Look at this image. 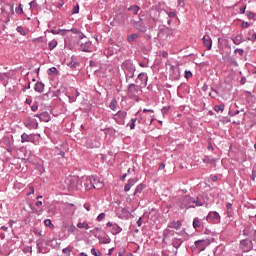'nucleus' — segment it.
<instances>
[{"instance_id":"f257e3e1","label":"nucleus","mask_w":256,"mask_h":256,"mask_svg":"<svg viewBox=\"0 0 256 256\" xmlns=\"http://www.w3.org/2000/svg\"><path fill=\"white\" fill-rule=\"evenodd\" d=\"M121 69L125 75L126 83H129L131 79H135V72L137 71V68L133 63V60L127 59L124 62H122Z\"/></svg>"},{"instance_id":"f03ea898","label":"nucleus","mask_w":256,"mask_h":256,"mask_svg":"<svg viewBox=\"0 0 256 256\" xmlns=\"http://www.w3.org/2000/svg\"><path fill=\"white\" fill-rule=\"evenodd\" d=\"M87 190H91V189H103L105 187V184L103 183V181H101V178L97 177V176H88L87 177Z\"/></svg>"},{"instance_id":"7ed1b4c3","label":"nucleus","mask_w":256,"mask_h":256,"mask_svg":"<svg viewBox=\"0 0 256 256\" xmlns=\"http://www.w3.org/2000/svg\"><path fill=\"white\" fill-rule=\"evenodd\" d=\"M178 205L180 209H186V211L189 209H195V205H193V197L189 195H185L179 198Z\"/></svg>"},{"instance_id":"20e7f679","label":"nucleus","mask_w":256,"mask_h":256,"mask_svg":"<svg viewBox=\"0 0 256 256\" xmlns=\"http://www.w3.org/2000/svg\"><path fill=\"white\" fill-rule=\"evenodd\" d=\"M49 242L47 240L40 238L36 241V248H37V253H49Z\"/></svg>"},{"instance_id":"39448f33","label":"nucleus","mask_w":256,"mask_h":256,"mask_svg":"<svg viewBox=\"0 0 256 256\" xmlns=\"http://www.w3.org/2000/svg\"><path fill=\"white\" fill-rule=\"evenodd\" d=\"M147 81H149V76L145 72H141L135 79V84L138 85L141 89L147 87Z\"/></svg>"},{"instance_id":"423d86ee","label":"nucleus","mask_w":256,"mask_h":256,"mask_svg":"<svg viewBox=\"0 0 256 256\" xmlns=\"http://www.w3.org/2000/svg\"><path fill=\"white\" fill-rule=\"evenodd\" d=\"M141 89V86H139L136 83H130L127 87V94L130 96L131 99L137 97L139 95V90Z\"/></svg>"},{"instance_id":"0eeeda50","label":"nucleus","mask_w":256,"mask_h":256,"mask_svg":"<svg viewBox=\"0 0 256 256\" xmlns=\"http://www.w3.org/2000/svg\"><path fill=\"white\" fill-rule=\"evenodd\" d=\"M194 245L196 247V249L201 252V251H205V249H207V247H209V245H211V240L206 238V239H201V240H196L194 242Z\"/></svg>"},{"instance_id":"6e6552de","label":"nucleus","mask_w":256,"mask_h":256,"mask_svg":"<svg viewBox=\"0 0 256 256\" xmlns=\"http://www.w3.org/2000/svg\"><path fill=\"white\" fill-rule=\"evenodd\" d=\"M131 24L137 31H140L141 33H147V26L145 25V22L143 21V18L139 17V20H131Z\"/></svg>"},{"instance_id":"1a4fd4ad","label":"nucleus","mask_w":256,"mask_h":256,"mask_svg":"<svg viewBox=\"0 0 256 256\" xmlns=\"http://www.w3.org/2000/svg\"><path fill=\"white\" fill-rule=\"evenodd\" d=\"M113 119L118 125H124L125 119H127V111L119 110L113 115Z\"/></svg>"},{"instance_id":"9d476101","label":"nucleus","mask_w":256,"mask_h":256,"mask_svg":"<svg viewBox=\"0 0 256 256\" xmlns=\"http://www.w3.org/2000/svg\"><path fill=\"white\" fill-rule=\"evenodd\" d=\"M240 249L243 253H249L253 249V240L243 239L240 241Z\"/></svg>"},{"instance_id":"9b49d317","label":"nucleus","mask_w":256,"mask_h":256,"mask_svg":"<svg viewBox=\"0 0 256 256\" xmlns=\"http://www.w3.org/2000/svg\"><path fill=\"white\" fill-rule=\"evenodd\" d=\"M206 219L210 221V223H221V215H219L217 211L209 212Z\"/></svg>"},{"instance_id":"f8f14e48","label":"nucleus","mask_w":256,"mask_h":256,"mask_svg":"<svg viewBox=\"0 0 256 256\" xmlns=\"http://www.w3.org/2000/svg\"><path fill=\"white\" fill-rule=\"evenodd\" d=\"M78 45L80 46V51H83V53H91L92 44L91 40L86 41H78Z\"/></svg>"},{"instance_id":"ddd939ff","label":"nucleus","mask_w":256,"mask_h":256,"mask_svg":"<svg viewBox=\"0 0 256 256\" xmlns=\"http://www.w3.org/2000/svg\"><path fill=\"white\" fill-rule=\"evenodd\" d=\"M106 227H108L110 229L109 231L113 235H119V233H121V231H123V228H121V226H119V224L113 223V222H108L106 224Z\"/></svg>"},{"instance_id":"4468645a","label":"nucleus","mask_w":256,"mask_h":256,"mask_svg":"<svg viewBox=\"0 0 256 256\" xmlns=\"http://www.w3.org/2000/svg\"><path fill=\"white\" fill-rule=\"evenodd\" d=\"M162 237H163L162 242L165 243L167 239H171V237H175V231L169 229V227L167 226V228L163 230Z\"/></svg>"},{"instance_id":"2eb2a0df","label":"nucleus","mask_w":256,"mask_h":256,"mask_svg":"<svg viewBox=\"0 0 256 256\" xmlns=\"http://www.w3.org/2000/svg\"><path fill=\"white\" fill-rule=\"evenodd\" d=\"M24 125L27 129H39V123L37 120H32L31 118L26 119L24 121Z\"/></svg>"},{"instance_id":"dca6fc26","label":"nucleus","mask_w":256,"mask_h":256,"mask_svg":"<svg viewBox=\"0 0 256 256\" xmlns=\"http://www.w3.org/2000/svg\"><path fill=\"white\" fill-rule=\"evenodd\" d=\"M202 41H203L204 47H206L208 51H211V49L213 48V40L211 39V36L204 35L202 38Z\"/></svg>"},{"instance_id":"f3484780","label":"nucleus","mask_w":256,"mask_h":256,"mask_svg":"<svg viewBox=\"0 0 256 256\" xmlns=\"http://www.w3.org/2000/svg\"><path fill=\"white\" fill-rule=\"evenodd\" d=\"M139 181L137 178H130L127 183L124 185L125 193H129L131 191V187H134L135 184Z\"/></svg>"},{"instance_id":"a211bd4d","label":"nucleus","mask_w":256,"mask_h":256,"mask_svg":"<svg viewBox=\"0 0 256 256\" xmlns=\"http://www.w3.org/2000/svg\"><path fill=\"white\" fill-rule=\"evenodd\" d=\"M68 33H73L74 35H77L78 39L80 41H83V39H86V36L84 35L83 32H81L79 29L77 28H71L68 29Z\"/></svg>"},{"instance_id":"6ab92c4d","label":"nucleus","mask_w":256,"mask_h":256,"mask_svg":"<svg viewBox=\"0 0 256 256\" xmlns=\"http://www.w3.org/2000/svg\"><path fill=\"white\" fill-rule=\"evenodd\" d=\"M147 187V185H145V183H140L136 186L135 191L133 193V197L137 196V195H141V193H143V190Z\"/></svg>"},{"instance_id":"aec40b11","label":"nucleus","mask_w":256,"mask_h":256,"mask_svg":"<svg viewBox=\"0 0 256 256\" xmlns=\"http://www.w3.org/2000/svg\"><path fill=\"white\" fill-rule=\"evenodd\" d=\"M21 143H33V134L23 133L21 135Z\"/></svg>"},{"instance_id":"412c9836","label":"nucleus","mask_w":256,"mask_h":256,"mask_svg":"<svg viewBox=\"0 0 256 256\" xmlns=\"http://www.w3.org/2000/svg\"><path fill=\"white\" fill-rule=\"evenodd\" d=\"M183 224L181 223L180 220L178 221H172L168 224V229H176V231H179V229H181V226Z\"/></svg>"},{"instance_id":"4be33fe9","label":"nucleus","mask_w":256,"mask_h":256,"mask_svg":"<svg viewBox=\"0 0 256 256\" xmlns=\"http://www.w3.org/2000/svg\"><path fill=\"white\" fill-rule=\"evenodd\" d=\"M40 121H43L44 123H49L51 121V114H49V112L47 111L40 113Z\"/></svg>"},{"instance_id":"5701e85b","label":"nucleus","mask_w":256,"mask_h":256,"mask_svg":"<svg viewBox=\"0 0 256 256\" xmlns=\"http://www.w3.org/2000/svg\"><path fill=\"white\" fill-rule=\"evenodd\" d=\"M36 93H43L45 91V84L43 82H37L34 86Z\"/></svg>"},{"instance_id":"b1692460","label":"nucleus","mask_w":256,"mask_h":256,"mask_svg":"<svg viewBox=\"0 0 256 256\" xmlns=\"http://www.w3.org/2000/svg\"><path fill=\"white\" fill-rule=\"evenodd\" d=\"M181 245H183V239H181V238H173L172 239V247H174V249H179V247H181Z\"/></svg>"},{"instance_id":"393cba45","label":"nucleus","mask_w":256,"mask_h":256,"mask_svg":"<svg viewBox=\"0 0 256 256\" xmlns=\"http://www.w3.org/2000/svg\"><path fill=\"white\" fill-rule=\"evenodd\" d=\"M46 241L50 247H53V249H57L61 245V243L57 241V238L46 240Z\"/></svg>"},{"instance_id":"a878e982","label":"nucleus","mask_w":256,"mask_h":256,"mask_svg":"<svg viewBox=\"0 0 256 256\" xmlns=\"http://www.w3.org/2000/svg\"><path fill=\"white\" fill-rule=\"evenodd\" d=\"M203 163H209L210 165H213V163H215L217 161V159L211 157V156H208V155H205L204 158L202 159Z\"/></svg>"},{"instance_id":"bb28decb","label":"nucleus","mask_w":256,"mask_h":256,"mask_svg":"<svg viewBox=\"0 0 256 256\" xmlns=\"http://www.w3.org/2000/svg\"><path fill=\"white\" fill-rule=\"evenodd\" d=\"M165 13L170 19H175V17H177V12L171 8L165 10Z\"/></svg>"},{"instance_id":"cd10ccee","label":"nucleus","mask_w":256,"mask_h":256,"mask_svg":"<svg viewBox=\"0 0 256 256\" xmlns=\"http://www.w3.org/2000/svg\"><path fill=\"white\" fill-rule=\"evenodd\" d=\"M253 228L251 227H246L243 231L242 234L244 235V237H251L253 235Z\"/></svg>"},{"instance_id":"c85d7f7f","label":"nucleus","mask_w":256,"mask_h":256,"mask_svg":"<svg viewBox=\"0 0 256 256\" xmlns=\"http://www.w3.org/2000/svg\"><path fill=\"white\" fill-rule=\"evenodd\" d=\"M128 11H132L133 15H137L141 11V7L139 5H132L128 8Z\"/></svg>"},{"instance_id":"c756f323","label":"nucleus","mask_w":256,"mask_h":256,"mask_svg":"<svg viewBox=\"0 0 256 256\" xmlns=\"http://www.w3.org/2000/svg\"><path fill=\"white\" fill-rule=\"evenodd\" d=\"M79 65V62L75 61V56H71V60L68 63V67L75 69Z\"/></svg>"},{"instance_id":"7c9ffc66","label":"nucleus","mask_w":256,"mask_h":256,"mask_svg":"<svg viewBox=\"0 0 256 256\" xmlns=\"http://www.w3.org/2000/svg\"><path fill=\"white\" fill-rule=\"evenodd\" d=\"M109 108L111 111H117V99L113 98L110 102Z\"/></svg>"},{"instance_id":"2f4dec72","label":"nucleus","mask_w":256,"mask_h":256,"mask_svg":"<svg viewBox=\"0 0 256 256\" xmlns=\"http://www.w3.org/2000/svg\"><path fill=\"white\" fill-rule=\"evenodd\" d=\"M77 227L78 229H86V230L90 229L89 223L87 222H78Z\"/></svg>"},{"instance_id":"473e14b6","label":"nucleus","mask_w":256,"mask_h":256,"mask_svg":"<svg viewBox=\"0 0 256 256\" xmlns=\"http://www.w3.org/2000/svg\"><path fill=\"white\" fill-rule=\"evenodd\" d=\"M192 227H193L194 229H199V228H201V221H200L197 217L194 218L193 223H192Z\"/></svg>"},{"instance_id":"72a5a7b5","label":"nucleus","mask_w":256,"mask_h":256,"mask_svg":"<svg viewBox=\"0 0 256 256\" xmlns=\"http://www.w3.org/2000/svg\"><path fill=\"white\" fill-rule=\"evenodd\" d=\"M64 47L66 48V49H69L70 51H72V49H73V44H71V40L70 39H65L64 40Z\"/></svg>"},{"instance_id":"f704fd0d","label":"nucleus","mask_w":256,"mask_h":256,"mask_svg":"<svg viewBox=\"0 0 256 256\" xmlns=\"http://www.w3.org/2000/svg\"><path fill=\"white\" fill-rule=\"evenodd\" d=\"M138 37H139V34H137V33H133V34L129 35L128 36L129 43H133L134 41H137Z\"/></svg>"},{"instance_id":"c9c22d12","label":"nucleus","mask_w":256,"mask_h":256,"mask_svg":"<svg viewBox=\"0 0 256 256\" xmlns=\"http://www.w3.org/2000/svg\"><path fill=\"white\" fill-rule=\"evenodd\" d=\"M58 43L57 40H52L48 43V49L50 51H53V49H55V47H57Z\"/></svg>"},{"instance_id":"e433bc0d","label":"nucleus","mask_w":256,"mask_h":256,"mask_svg":"<svg viewBox=\"0 0 256 256\" xmlns=\"http://www.w3.org/2000/svg\"><path fill=\"white\" fill-rule=\"evenodd\" d=\"M135 123H137V118H132L126 127H129L131 130H133L135 129Z\"/></svg>"},{"instance_id":"4c0bfd02","label":"nucleus","mask_w":256,"mask_h":256,"mask_svg":"<svg viewBox=\"0 0 256 256\" xmlns=\"http://www.w3.org/2000/svg\"><path fill=\"white\" fill-rule=\"evenodd\" d=\"M44 225L46 227H49V229H55V225H53V222L51 221V219H45Z\"/></svg>"},{"instance_id":"58836bf2","label":"nucleus","mask_w":256,"mask_h":256,"mask_svg":"<svg viewBox=\"0 0 256 256\" xmlns=\"http://www.w3.org/2000/svg\"><path fill=\"white\" fill-rule=\"evenodd\" d=\"M48 75H59V70L57 67H51L48 69Z\"/></svg>"},{"instance_id":"ea45409f","label":"nucleus","mask_w":256,"mask_h":256,"mask_svg":"<svg viewBox=\"0 0 256 256\" xmlns=\"http://www.w3.org/2000/svg\"><path fill=\"white\" fill-rule=\"evenodd\" d=\"M71 251H73V246H68L62 249V253H64L67 256H71Z\"/></svg>"},{"instance_id":"a19ab883","label":"nucleus","mask_w":256,"mask_h":256,"mask_svg":"<svg viewBox=\"0 0 256 256\" xmlns=\"http://www.w3.org/2000/svg\"><path fill=\"white\" fill-rule=\"evenodd\" d=\"M246 16L248 17V19L256 21V13H254L253 11H246Z\"/></svg>"},{"instance_id":"79ce46f5","label":"nucleus","mask_w":256,"mask_h":256,"mask_svg":"<svg viewBox=\"0 0 256 256\" xmlns=\"http://www.w3.org/2000/svg\"><path fill=\"white\" fill-rule=\"evenodd\" d=\"M100 243H104L105 245L111 243V238L107 237H98Z\"/></svg>"},{"instance_id":"37998d69","label":"nucleus","mask_w":256,"mask_h":256,"mask_svg":"<svg viewBox=\"0 0 256 256\" xmlns=\"http://www.w3.org/2000/svg\"><path fill=\"white\" fill-rule=\"evenodd\" d=\"M214 110L216 111V113H219V111H221V112L225 111V104L216 105L214 107Z\"/></svg>"},{"instance_id":"c03bdc74","label":"nucleus","mask_w":256,"mask_h":256,"mask_svg":"<svg viewBox=\"0 0 256 256\" xmlns=\"http://www.w3.org/2000/svg\"><path fill=\"white\" fill-rule=\"evenodd\" d=\"M16 31H17V33H20V35H23V36L27 35V31L25 29H23V26H18L16 28Z\"/></svg>"},{"instance_id":"a18cd8bd","label":"nucleus","mask_w":256,"mask_h":256,"mask_svg":"<svg viewBox=\"0 0 256 256\" xmlns=\"http://www.w3.org/2000/svg\"><path fill=\"white\" fill-rule=\"evenodd\" d=\"M171 110V106H164L162 109H161V113L163 116L167 115V113H169V111Z\"/></svg>"},{"instance_id":"49530a36","label":"nucleus","mask_w":256,"mask_h":256,"mask_svg":"<svg viewBox=\"0 0 256 256\" xmlns=\"http://www.w3.org/2000/svg\"><path fill=\"white\" fill-rule=\"evenodd\" d=\"M234 45H241V43H243V40H241V38H239V36H236L232 39Z\"/></svg>"},{"instance_id":"de8ad7c7","label":"nucleus","mask_w":256,"mask_h":256,"mask_svg":"<svg viewBox=\"0 0 256 256\" xmlns=\"http://www.w3.org/2000/svg\"><path fill=\"white\" fill-rule=\"evenodd\" d=\"M15 11L17 15H23V4H19Z\"/></svg>"},{"instance_id":"09e8293b","label":"nucleus","mask_w":256,"mask_h":256,"mask_svg":"<svg viewBox=\"0 0 256 256\" xmlns=\"http://www.w3.org/2000/svg\"><path fill=\"white\" fill-rule=\"evenodd\" d=\"M106 214L104 212L100 213L97 218L96 221H98V223H101V221H103V219H105Z\"/></svg>"},{"instance_id":"8fccbe9b","label":"nucleus","mask_w":256,"mask_h":256,"mask_svg":"<svg viewBox=\"0 0 256 256\" xmlns=\"http://www.w3.org/2000/svg\"><path fill=\"white\" fill-rule=\"evenodd\" d=\"M239 113H241L239 110H229L228 115L230 117H235V115H239Z\"/></svg>"},{"instance_id":"3c124183","label":"nucleus","mask_w":256,"mask_h":256,"mask_svg":"<svg viewBox=\"0 0 256 256\" xmlns=\"http://www.w3.org/2000/svg\"><path fill=\"white\" fill-rule=\"evenodd\" d=\"M193 205H196V207H203V203L199 201V198H193Z\"/></svg>"},{"instance_id":"603ef678","label":"nucleus","mask_w":256,"mask_h":256,"mask_svg":"<svg viewBox=\"0 0 256 256\" xmlns=\"http://www.w3.org/2000/svg\"><path fill=\"white\" fill-rule=\"evenodd\" d=\"M67 33H69V29H58V35H62L63 37H65Z\"/></svg>"},{"instance_id":"864d4df0","label":"nucleus","mask_w":256,"mask_h":256,"mask_svg":"<svg viewBox=\"0 0 256 256\" xmlns=\"http://www.w3.org/2000/svg\"><path fill=\"white\" fill-rule=\"evenodd\" d=\"M240 27H242V29H249L251 27V23L243 21Z\"/></svg>"},{"instance_id":"5fc2aeb1","label":"nucleus","mask_w":256,"mask_h":256,"mask_svg":"<svg viewBox=\"0 0 256 256\" xmlns=\"http://www.w3.org/2000/svg\"><path fill=\"white\" fill-rule=\"evenodd\" d=\"M184 77L185 79H191V77H193V72H191L190 70H186Z\"/></svg>"},{"instance_id":"6e6d98bb","label":"nucleus","mask_w":256,"mask_h":256,"mask_svg":"<svg viewBox=\"0 0 256 256\" xmlns=\"http://www.w3.org/2000/svg\"><path fill=\"white\" fill-rule=\"evenodd\" d=\"M37 109H39V102L35 101L33 103V105L31 106V111L35 112V111H37Z\"/></svg>"},{"instance_id":"4d7b16f0","label":"nucleus","mask_w":256,"mask_h":256,"mask_svg":"<svg viewBox=\"0 0 256 256\" xmlns=\"http://www.w3.org/2000/svg\"><path fill=\"white\" fill-rule=\"evenodd\" d=\"M91 255L101 256V252L99 250H96L95 248H92L91 249Z\"/></svg>"},{"instance_id":"13d9d810","label":"nucleus","mask_w":256,"mask_h":256,"mask_svg":"<svg viewBox=\"0 0 256 256\" xmlns=\"http://www.w3.org/2000/svg\"><path fill=\"white\" fill-rule=\"evenodd\" d=\"M79 14V5H76L72 9V15H77Z\"/></svg>"},{"instance_id":"bf43d9fd","label":"nucleus","mask_w":256,"mask_h":256,"mask_svg":"<svg viewBox=\"0 0 256 256\" xmlns=\"http://www.w3.org/2000/svg\"><path fill=\"white\" fill-rule=\"evenodd\" d=\"M35 193V188L33 186L29 187V192L27 193V197H30V195H33Z\"/></svg>"},{"instance_id":"052dcab7","label":"nucleus","mask_w":256,"mask_h":256,"mask_svg":"<svg viewBox=\"0 0 256 256\" xmlns=\"http://www.w3.org/2000/svg\"><path fill=\"white\" fill-rule=\"evenodd\" d=\"M187 0H177V3H178V7H185V2H186Z\"/></svg>"},{"instance_id":"680f3d73","label":"nucleus","mask_w":256,"mask_h":256,"mask_svg":"<svg viewBox=\"0 0 256 256\" xmlns=\"http://www.w3.org/2000/svg\"><path fill=\"white\" fill-rule=\"evenodd\" d=\"M99 231H101V229L94 228L93 230H91V233H92V235H94V237H97V233H99Z\"/></svg>"},{"instance_id":"e2e57ef3","label":"nucleus","mask_w":256,"mask_h":256,"mask_svg":"<svg viewBox=\"0 0 256 256\" xmlns=\"http://www.w3.org/2000/svg\"><path fill=\"white\" fill-rule=\"evenodd\" d=\"M234 53H239V55H243V53H245V50H243L242 48H236Z\"/></svg>"},{"instance_id":"0e129e2a","label":"nucleus","mask_w":256,"mask_h":256,"mask_svg":"<svg viewBox=\"0 0 256 256\" xmlns=\"http://www.w3.org/2000/svg\"><path fill=\"white\" fill-rule=\"evenodd\" d=\"M69 99V103H75V101H77V97L75 96H68Z\"/></svg>"},{"instance_id":"69168bd1","label":"nucleus","mask_w":256,"mask_h":256,"mask_svg":"<svg viewBox=\"0 0 256 256\" xmlns=\"http://www.w3.org/2000/svg\"><path fill=\"white\" fill-rule=\"evenodd\" d=\"M247 9V6H241L239 11L242 15H244V13H247L245 10Z\"/></svg>"},{"instance_id":"338daca9","label":"nucleus","mask_w":256,"mask_h":256,"mask_svg":"<svg viewBox=\"0 0 256 256\" xmlns=\"http://www.w3.org/2000/svg\"><path fill=\"white\" fill-rule=\"evenodd\" d=\"M30 7L33 8V7H37V1L33 0L29 3Z\"/></svg>"},{"instance_id":"774afa93","label":"nucleus","mask_w":256,"mask_h":256,"mask_svg":"<svg viewBox=\"0 0 256 256\" xmlns=\"http://www.w3.org/2000/svg\"><path fill=\"white\" fill-rule=\"evenodd\" d=\"M252 241H256V230L254 229L253 231H252Z\"/></svg>"}]
</instances>
